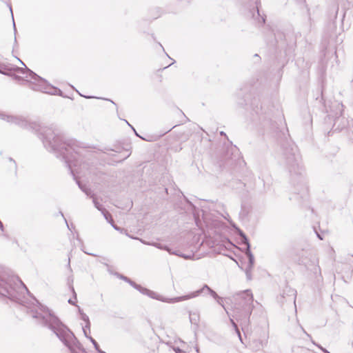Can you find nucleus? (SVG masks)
<instances>
[{"instance_id":"obj_7","label":"nucleus","mask_w":353,"mask_h":353,"mask_svg":"<svg viewBox=\"0 0 353 353\" xmlns=\"http://www.w3.org/2000/svg\"><path fill=\"white\" fill-rule=\"evenodd\" d=\"M205 289H206L209 292L210 295L214 299H221V298L218 296V294L216 293V292H214L208 285L205 284V285H203V287L201 289H200L199 290H196V291H195L194 292H192L191 294H190L188 295L181 296H178V297H174V298H172V299H169V303H176V302H179V301L188 300V299H191V298L196 297V296H199L200 294H201Z\"/></svg>"},{"instance_id":"obj_15","label":"nucleus","mask_w":353,"mask_h":353,"mask_svg":"<svg viewBox=\"0 0 353 353\" xmlns=\"http://www.w3.org/2000/svg\"><path fill=\"white\" fill-rule=\"evenodd\" d=\"M78 185L80 189L88 196H90L91 198L94 196V194L92 193V191L88 188L85 185H83L80 183L79 181H78Z\"/></svg>"},{"instance_id":"obj_5","label":"nucleus","mask_w":353,"mask_h":353,"mask_svg":"<svg viewBox=\"0 0 353 353\" xmlns=\"http://www.w3.org/2000/svg\"><path fill=\"white\" fill-rule=\"evenodd\" d=\"M17 283L28 291L26 285L18 276L0 274V295L10 299L16 298V290L13 284L17 285Z\"/></svg>"},{"instance_id":"obj_24","label":"nucleus","mask_w":353,"mask_h":353,"mask_svg":"<svg viewBox=\"0 0 353 353\" xmlns=\"http://www.w3.org/2000/svg\"><path fill=\"white\" fill-rule=\"evenodd\" d=\"M317 345V346L319 347V348H320V349L322 350V352H323L324 353H330L328 350H327L325 348H323V347H321V345Z\"/></svg>"},{"instance_id":"obj_11","label":"nucleus","mask_w":353,"mask_h":353,"mask_svg":"<svg viewBox=\"0 0 353 353\" xmlns=\"http://www.w3.org/2000/svg\"><path fill=\"white\" fill-rule=\"evenodd\" d=\"M296 292L294 289L288 286H286L285 289H283V292L281 294V299H285V296H287L293 298L294 296H296Z\"/></svg>"},{"instance_id":"obj_31","label":"nucleus","mask_w":353,"mask_h":353,"mask_svg":"<svg viewBox=\"0 0 353 353\" xmlns=\"http://www.w3.org/2000/svg\"><path fill=\"white\" fill-rule=\"evenodd\" d=\"M196 352H197V353H199V347H196Z\"/></svg>"},{"instance_id":"obj_21","label":"nucleus","mask_w":353,"mask_h":353,"mask_svg":"<svg viewBox=\"0 0 353 353\" xmlns=\"http://www.w3.org/2000/svg\"><path fill=\"white\" fill-rule=\"evenodd\" d=\"M73 283V276H69L68 277V284H69L70 288H71V290H72V292L74 294V299H77V294L75 293V291H74V289L73 286L71 285V283Z\"/></svg>"},{"instance_id":"obj_10","label":"nucleus","mask_w":353,"mask_h":353,"mask_svg":"<svg viewBox=\"0 0 353 353\" xmlns=\"http://www.w3.org/2000/svg\"><path fill=\"white\" fill-rule=\"evenodd\" d=\"M2 119L6 120L8 122L14 123L21 126H23L25 124L24 121L17 117L4 116L3 117H2Z\"/></svg>"},{"instance_id":"obj_27","label":"nucleus","mask_w":353,"mask_h":353,"mask_svg":"<svg viewBox=\"0 0 353 353\" xmlns=\"http://www.w3.org/2000/svg\"><path fill=\"white\" fill-rule=\"evenodd\" d=\"M217 301V302L223 307V305L222 304V299H216Z\"/></svg>"},{"instance_id":"obj_2","label":"nucleus","mask_w":353,"mask_h":353,"mask_svg":"<svg viewBox=\"0 0 353 353\" xmlns=\"http://www.w3.org/2000/svg\"><path fill=\"white\" fill-rule=\"evenodd\" d=\"M234 313L236 319L240 321L242 330L245 334L250 323V316L254 308V297L250 290L238 292L235 296Z\"/></svg>"},{"instance_id":"obj_16","label":"nucleus","mask_w":353,"mask_h":353,"mask_svg":"<svg viewBox=\"0 0 353 353\" xmlns=\"http://www.w3.org/2000/svg\"><path fill=\"white\" fill-rule=\"evenodd\" d=\"M238 233L241 237L242 243L248 246V248L250 247L248 239L245 234L241 230L238 229Z\"/></svg>"},{"instance_id":"obj_28","label":"nucleus","mask_w":353,"mask_h":353,"mask_svg":"<svg viewBox=\"0 0 353 353\" xmlns=\"http://www.w3.org/2000/svg\"><path fill=\"white\" fill-rule=\"evenodd\" d=\"M175 352H176V353H180V352H181V350L179 347H177V348L175 350Z\"/></svg>"},{"instance_id":"obj_34","label":"nucleus","mask_w":353,"mask_h":353,"mask_svg":"<svg viewBox=\"0 0 353 353\" xmlns=\"http://www.w3.org/2000/svg\"><path fill=\"white\" fill-rule=\"evenodd\" d=\"M257 14H258V15H259V8H257Z\"/></svg>"},{"instance_id":"obj_26","label":"nucleus","mask_w":353,"mask_h":353,"mask_svg":"<svg viewBox=\"0 0 353 353\" xmlns=\"http://www.w3.org/2000/svg\"><path fill=\"white\" fill-rule=\"evenodd\" d=\"M68 303L71 305H75L74 302L71 299L68 300Z\"/></svg>"},{"instance_id":"obj_22","label":"nucleus","mask_w":353,"mask_h":353,"mask_svg":"<svg viewBox=\"0 0 353 353\" xmlns=\"http://www.w3.org/2000/svg\"><path fill=\"white\" fill-rule=\"evenodd\" d=\"M152 245H154V246H155V247H157V248H159V249H164V250H168L169 252H170V253H171L170 250L168 248H167V247H165H165H163L161 243H152Z\"/></svg>"},{"instance_id":"obj_13","label":"nucleus","mask_w":353,"mask_h":353,"mask_svg":"<svg viewBox=\"0 0 353 353\" xmlns=\"http://www.w3.org/2000/svg\"><path fill=\"white\" fill-rule=\"evenodd\" d=\"M242 271H243L246 275L248 280L252 279V273L253 272V268L254 266H239Z\"/></svg>"},{"instance_id":"obj_32","label":"nucleus","mask_w":353,"mask_h":353,"mask_svg":"<svg viewBox=\"0 0 353 353\" xmlns=\"http://www.w3.org/2000/svg\"><path fill=\"white\" fill-rule=\"evenodd\" d=\"M265 22V18L263 17H262V23H264Z\"/></svg>"},{"instance_id":"obj_23","label":"nucleus","mask_w":353,"mask_h":353,"mask_svg":"<svg viewBox=\"0 0 353 353\" xmlns=\"http://www.w3.org/2000/svg\"><path fill=\"white\" fill-rule=\"evenodd\" d=\"M110 223L111 224V225L117 231H119L120 232H123L124 231V229L123 228H121L119 227H118L117 225H116L114 223V221H113V219H111V221H110Z\"/></svg>"},{"instance_id":"obj_1","label":"nucleus","mask_w":353,"mask_h":353,"mask_svg":"<svg viewBox=\"0 0 353 353\" xmlns=\"http://www.w3.org/2000/svg\"><path fill=\"white\" fill-rule=\"evenodd\" d=\"M33 317L39 319L41 324L48 327L52 330L72 353H80V352H83L81 343L78 341L74 334L50 311H48L46 315L37 313Z\"/></svg>"},{"instance_id":"obj_30","label":"nucleus","mask_w":353,"mask_h":353,"mask_svg":"<svg viewBox=\"0 0 353 353\" xmlns=\"http://www.w3.org/2000/svg\"><path fill=\"white\" fill-rule=\"evenodd\" d=\"M3 224H2L1 221H0V229L3 230Z\"/></svg>"},{"instance_id":"obj_25","label":"nucleus","mask_w":353,"mask_h":353,"mask_svg":"<svg viewBox=\"0 0 353 353\" xmlns=\"http://www.w3.org/2000/svg\"><path fill=\"white\" fill-rule=\"evenodd\" d=\"M86 329H87V328H85V326L84 327H83V333H84L85 336L87 338H88V339H89V337H90V336L88 335V332H86Z\"/></svg>"},{"instance_id":"obj_33","label":"nucleus","mask_w":353,"mask_h":353,"mask_svg":"<svg viewBox=\"0 0 353 353\" xmlns=\"http://www.w3.org/2000/svg\"><path fill=\"white\" fill-rule=\"evenodd\" d=\"M221 134L225 136V134L223 132H221Z\"/></svg>"},{"instance_id":"obj_4","label":"nucleus","mask_w":353,"mask_h":353,"mask_svg":"<svg viewBox=\"0 0 353 353\" xmlns=\"http://www.w3.org/2000/svg\"><path fill=\"white\" fill-rule=\"evenodd\" d=\"M17 59L25 66L24 68H19L18 71L22 74H26V78L30 79L28 81L31 83L32 90L51 94H56L57 92H60L59 90L48 85L43 79L28 69L19 59Z\"/></svg>"},{"instance_id":"obj_14","label":"nucleus","mask_w":353,"mask_h":353,"mask_svg":"<svg viewBox=\"0 0 353 353\" xmlns=\"http://www.w3.org/2000/svg\"><path fill=\"white\" fill-rule=\"evenodd\" d=\"M78 309H79V312L81 314V319L85 322V328H88L89 330L90 329V319H89V317L88 316L85 314L81 310V308L78 306Z\"/></svg>"},{"instance_id":"obj_35","label":"nucleus","mask_w":353,"mask_h":353,"mask_svg":"<svg viewBox=\"0 0 353 353\" xmlns=\"http://www.w3.org/2000/svg\"><path fill=\"white\" fill-rule=\"evenodd\" d=\"M318 236L319 239H322V238L321 237V236L319 234H318Z\"/></svg>"},{"instance_id":"obj_8","label":"nucleus","mask_w":353,"mask_h":353,"mask_svg":"<svg viewBox=\"0 0 353 353\" xmlns=\"http://www.w3.org/2000/svg\"><path fill=\"white\" fill-rule=\"evenodd\" d=\"M266 343V339L264 336L263 339H257L254 336H252L250 341V347L254 351H259L263 348L264 345Z\"/></svg>"},{"instance_id":"obj_17","label":"nucleus","mask_w":353,"mask_h":353,"mask_svg":"<svg viewBox=\"0 0 353 353\" xmlns=\"http://www.w3.org/2000/svg\"><path fill=\"white\" fill-rule=\"evenodd\" d=\"M92 201H93V203H94V205L95 208H96L98 210H99V211H101V212H103V211L105 210V208H103L102 207V205H101V204H100V203L97 201V199L95 198V196H94L93 197H92Z\"/></svg>"},{"instance_id":"obj_6","label":"nucleus","mask_w":353,"mask_h":353,"mask_svg":"<svg viewBox=\"0 0 353 353\" xmlns=\"http://www.w3.org/2000/svg\"><path fill=\"white\" fill-rule=\"evenodd\" d=\"M118 277H119L121 279L125 281V282L128 283L132 287L139 291L141 294L146 295L152 299H157L163 302L169 303V299L167 298H163L161 296L157 294L156 292L145 288L144 287H142L141 285H139L136 283L134 281L131 280L130 278L123 275L120 274L119 273L116 274Z\"/></svg>"},{"instance_id":"obj_12","label":"nucleus","mask_w":353,"mask_h":353,"mask_svg":"<svg viewBox=\"0 0 353 353\" xmlns=\"http://www.w3.org/2000/svg\"><path fill=\"white\" fill-rule=\"evenodd\" d=\"M189 318L192 324L197 325L199 321V313L198 312H190Z\"/></svg>"},{"instance_id":"obj_19","label":"nucleus","mask_w":353,"mask_h":353,"mask_svg":"<svg viewBox=\"0 0 353 353\" xmlns=\"http://www.w3.org/2000/svg\"><path fill=\"white\" fill-rule=\"evenodd\" d=\"M230 321H231V323H232V325L234 326V329H235V330H236V334H238V336H239V339L241 340V341L242 343H243V340H242V338H241V335L240 331H239V328H238V327H237V325L234 323V321H233V319H230Z\"/></svg>"},{"instance_id":"obj_3","label":"nucleus","mask_w":353,"mask_h":353,"mask_svg":"<svg viewBox=\"0 0 353 353\" xmlns=\"http://www.w3.org/2000/svg\"><path fill=\"white\" fill-rule=\"evenodd\" d=\"M43 143L47 148H50L54 151L59 152L63 155V159H65L69 167H71V161L72 158V153H77L76 145L74 142L70 141L69 142H63L62 137L56 134L51 128H45L43 130Z\"/></svg>"},{"instance_id":"obj_9","label":"nucleus","mask_w":353,"mask_h":353,"mask_svg":"<svg viewBox=\"0 0 353 353\" xmlns=\"http://www.w3.org/2000/svg\"><path fill=\"white\" fill-rule=\"evenodd\" d=\"M288 163L290 165V172H295L296 167H299V157L295 154V152L292 149L290 155L286 157Z\"/></svg>"},{"instance_id":"obj_29","label":"nucleus","mask_w":353,"mask_h":353,"mask_svg":"<svg viewBox=\"0 0 353 353\" xmlns=\"http://www.w3.org/2000/svg\"><path fill=\"white\" fill-rule=\"evenodd\" d=\"M250 263H254L253 258L252 256L250 257Z\"/></svg>"},{"instance_id":"obj_18","label":"nucleus","mask_w":353,"mask_h":353,"mask_svg":"<svg viewBox=\"0 0 353 353\" xmlns=\"http://www.w3.org/2000/svg\"><path fill=\"white\" fill-rule=\"evenodd\" d=\"M89 339L90 341L92 342V343L93 344L95 350L99 352V353H105V352L102 351L100 347H99V345L98 344V343L92 338V337H89Z\"/></svg>"},{"instance_id":"obj_20","label":"nucleus","mask_w":353,"mask_h":353,"mask_svg":"<svg viewBox=\"0 0 353 353\" xmlns=\"http://www.w3.org/2000/svg\"><path fill=\"white\" fill-rule=\"evenodd\" d=\"M101 213L103 214L105 220L110 223V221H111V219H112L111 214L106 210H105Z\"/></svg>"}]
</instances>
